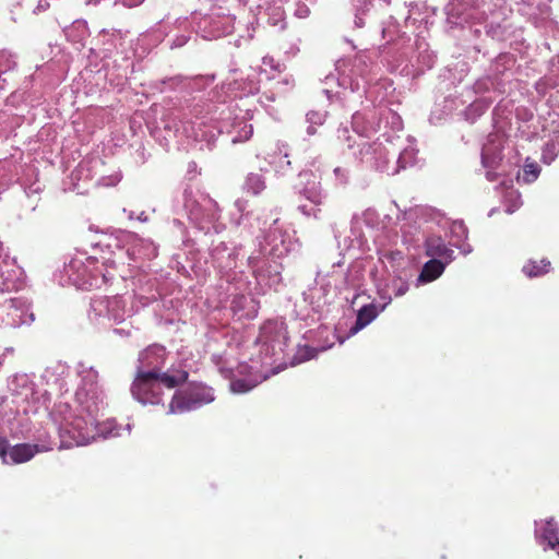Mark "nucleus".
<instances>
[{
	"mask_svg": "<svg viewBox=\"0 0 559 559\" xmlns=\"http://www.w3.org/2000/svg\"><path fill=\"white\" fill-rule=\"evenodd\" d=\"M265 181L261 175L249 174L246 178L243 189L247 193L258 195L265 189Z\"/></svg>",
	"mask_w": 559,
	"mask_h": 559,
	"instance_id": "10",
	"label": "nucleus"
},
{
	"mask_svg": "<svg viewBox=\"0 0 559 559\" xmlns=\"http://www.w3.org/2000/svg\"><path fill=\"white\" fill-rule=\"evenodd\" d=\"M189 373L183 369L162 372L158 368L138 370L131 385V393L142 404L159 405L163 403L162 385L175 389L188 381Z\"/></svg>",
	"mask_w": 559,
	"mask_h": 559,
	"instance_id": "1",
	"label": "nucleus"
},
{
	"mask_svg": "<svg viewBox=\"0 0 559 559\" xmlns=\"http://www.w3.org/2000/svg\"><path fill=\"white\" fill-rule=\"evenodd\" d=\"M540 173V168L537 163H527L524 165L523 168V178L525 182H532L534 181Z\"/></svg>",
	"mask_w": 559,
	"mask_h": 559,
	"instance_id": "11",
	"label": "nucleus"
},
{
	"mask_svg": "<svg viewBox=\"0 0 559 559\" xmlns=\"http://www.w3.org/2000/svg\"><path fill=\"white\" fill-rule=\"evenodd\" d=\"M318 349L309 345H305L298 349L297 359L299 362L310 360L318 355Z\"/></svg>",
	"mask_w": 559,
	"mask_h": 559,
	"instance_id": "12",
	"label": "nucleus"
},
{
	"mask_svg": "<svg viewBox=\"0 0 559 559\" xmlns=\"http://www.w3.org/2000/svg\"><path fill=\"white\" fill-rule=\"evenodd\" d=\"M9 451V441L4 437H0V457L3 464H7V455Z\"/></svg>",
	"mask_w": 559,
	"mask_h": 559,
	"instance_id": "15",
	"label": "nucleus"
},
{
	"mask_svg": "<svg viewBox=\"0 0 559 559\" xmlns=\"http://www.w3.org/2000/svg\"><path fill=\"white\" fill-rule=\"evenodd\" d=\"M426 254L447 264L454 259V251L440 237H430L426 240Z\"/></svg>",
	"mask_w": 559,
	"mask_h": 559,
	"instance_id": "3",
	"label": "nucleus"
},
{
	"mask_svg": "<svg viewBox=\"0 0 559 559\" xmlns=\"http://www.w3.org/2000/svg\"><path fill=\"white\" fill-rule=\"evenodd\" d=\"M559 528L554 519L546 522L543 531V538L549 546V548L556 550L559 555Z\"/></svg>",
	"mask_w": 559,
	"mask_h": 559,
	"instance_id": "9",
	"label": "nucleus"
},
{
	"mask_svg": "<svg viewBox=\"0 0 559 559\" xmlns=\"http://www.w3.org/2000/svg\"><path fill=\"white\" fill-rule=\"evenodd\" d=\"M41 449L37 444L20 443L9 447V455L13 463L22 464L32 460Z\"/></svg>",
	"mask_w": 559,
	"mask_h": 559,
	"instance_id": "4",
	"label": "nucleus"
},
{
	"mask_svg": "<svg viewBox=\"0 0 559 559\" xmlns=\"http://www.w3.org/2000/svg\"><path fill=\"white\" fill-rule=\"evenodd\" d=\"M252 132H253L252 126H249V130L246 134L247 139L252 135Z\"/></svg>",
	"mask_w": 559,
	"mask_h": 559,
	"instance_id": "16",
	"label": "nucleus"
},
{
	"mask_svg": "<svg viewBox=\"0 0 559 559\" xmlns=\"http://www.w3.org/2000/svg\"><path fill=\"white\" fill-rule=\"evenodd\" d=\"M447 263L438 259H430L427 261L419 274L418 281L428 283L437 280L444 271Z\"/></svg>",
	"mask_w": 559,
	"mask_h": 559,
	"instance_id": "7",
	"label": "nucleus"
},
{
	"mask_svg": "<svg viewBox=\"0 0 559 559\" xmlns=\"http://www.w3.org/2000/svg\"><path fill=\"white\" fill-rule=\"evenodd\" d=\"M392 287L395 297H402L408 292V283L403 281L401 277L394 278L392 281Z\"/></svg>",
	"mask_w": 559,
	"mask_h": 559,
	"instance_id": "13",
	"label": "nucleus"
},
{
	"mask_svg": "<svg viewBox=\"0 0 559 559\" xmlns=\"http://www.w3.org/2000/svg\"><path fill=\"white\" fill-rule=\"evenodd\" d=\"M214 401L213 390L199 382L190 383L187 388L177 390L167 407L168 415L183 414L197 409Z\"/></svg>",
	"mask_w": 559,
	"mask_h": 559,
	"instance_id": "2",
	"label": "nucleus"
},
{
	"mask_svg": "<svg viewBox=\"0 0 559 559\" xmlns=\"http://www.w3.org/2000/svg\"><path fill=\"white\" fill-rule=\"evenodd\" d=\"M231 390L236 393H246L251 390V386L246 380L239 379L231 382Z\"/></svg>",
	"mask_w": 559,
	"mask_h": 559,
	"instance_id": "14",
	"label": "nucleus"
},
{
	"mask_svg": "<svg viewBox=\"0 0 559 559\" xmlns=\"http://www.w3.org/2000/svg\"><path fill=\"white\" fill-rule=\"evenodd\" d=\"M378 316L377 307L373 304L366 305L361 307L357 313L356 322L350 328L349 333L352 335L356 334L365 326H367L370 322H372Z\"/></svg>",
	"mask_w": 559,
	"mask_h": 559,
	"instance_id": "6",
	"label": "nucleus"
},
{
	"mask_svg": "<svg viewBox=\"0 0 559 559\" xmlns=\"http://www.w3.org/2000/svg\"><path fill=\"white\" fill-rule=\"evenodd\" d=\"M550 270V261L542 259L540 261L530 260L522 269L527 277H537L545 275Z\"/></svg>",
	"mask_w": 559,
	"mask_h": 559,
	"instance_id": "8",
	"label": "nucleus"
},
{
	"mask_svg": "<svg viewBox=\"0 0 559 559\" xmlns=\"http://www.w3.org/2000/svg\"><path fill=\"white\" fill-rule=\"evenodd\" d=\"M88 413H90V420H84L82 418H75L71 426L74 430H78L76 442L78 443H84L87 442L90 439L93 438V431H94V418L92 416L93 412L91 409V406H87Z\"/></svg>",
	"mask_w": 559,
	"mask_h": 559,
	"instance_id": "5",
	"label": "nucleus"
},
{
	"mask_svg": "<svg viewBox=\"0 0 559 559\" xmlns=\"http://www.w3.org/2000/svg\"><path fill=\"white\" fill-rule=\"evenodd\" d=\"M81 395H82V392H81V391H79V392L76 393V396H78V399H79V400H81Z\"/></svg>",
	"mask_w": 559,
	"mask_h": 559,
	"instance_id": "17",
	"label": "nucleus"
}]
</instances>
